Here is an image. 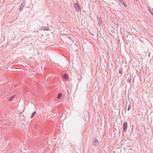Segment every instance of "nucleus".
Wrapping results in <instances>:
<instances>
[{
    "label": "nucleus",
    "mask_w": 153,
    "mask_h": 153,
    "mask_svg": "<svg viewBox=\"0 0 153 153\" xmlns=\"http://www.w3.org/2000/svg\"><path fill=\"white\" fill-rule=\"evenodd\" d=\"M93 142L92 143V145L96 147L98 145H99V142L97 138L94 137H93Z\"/></svg>",
    "instance_id": "nucleus-1"
},
{
    "label": "nucleus",
    "mask_w": 153,
    "mask_h": 153,
    "mask_svg": "<svg viewBox=\"0 0 153 153\" xmlns=\"http://www.w3.org/2000/svg\"><path fill=\"white\" fill-rule=\"evenodd\" d=\"M133 76L131 74H127L126 76V79L127 81L128 82L131 83V80L132 79Z\"/></svg>",
    "instance_id": "nucleus-2"
},
{
    "label": "nucleus",
    "mask_w": 153,
    "mask_h": 153,
    "mask_svg": "<svg viewBox=\"0 0 153 153\" xmlns=\"http://www.w3.org/2000/svg\"><path fill=\"white\" fill-rule=\"evenodd\" d=\"M74 7L76 9V11H81V7L78 3H75L74 5Z\"/></svg>",
    "instance_id": "nucleus-3"
},
{
    "label": "nucleus",
    "mask_w": 153,
    "mask_h": 153,
    "mask_svg": "<svg viewBox=\"0 0 153 153\" xmlns=\"http://www.w3.org/2000/svg\"><path fill=\"white\" fill-rule=\"evenodd\" d=\"M123 130L124 132H126L127 129V123L126 122H124L123 123Z\"/></svg>",
    "instance_id": "nucleus-4"
},
{
    "label": "nucleus",
    "mask_w": 153,
    "mask_h": 153,
    "mask_svg": "<svg viewBox=\"0 0 153 153\" xmlns=\"http://www.w3.org/2000/svg\"><path fill=\"white\" fill-rule=\"evenodd\" d=\"M49 29V28L47 26H42L40 28V29L42 30H47Z\"/></svg>",
    "instance_id": "nucleus-5"
},
{
    "label": "nucleus",
    "mask_w": 153,
    "mask_h": 153,
    "mask_svg": "<svg viewBox=\"0 0 153 153\" xmlns=\"http://www.w3.org/2000/svg\"><path fill=\"white\" fill-rule=\"evenodd\" d=\"M25 5L23 4V3H22L20 5V6L19 8V10L20 11H21L22 10L23 8L25 7Z\"/></svg>",
    "instance_id": "nucleus-6"
},
{
    "label": "nucleus",
    "mask_w": 153,
    "mask_h": 153,
    "mask_svg": "<svg viewBox=\"0 0 153 153\" xmlns=\"http://www.w3.org/2000/svg\"><path fill=\"white\" fill-rule=\"evenodd\" d=\"M63 77L66 80H67L68 78V76L67 74L66 73L64 74Z\"/></svg>",
    "instance_id": "nucleus-7"
},
{
    "label": "nucleus",
    "mask_w": 153,
    "mask_h": 153,
    "mask_svg": "<svg viewBox=\"0 0 153 153\" xmlns=\"http://www.w3.org/2000/svg\"><path fill=\"white\" fill-rule=\"evenodd\" d=\"M62 93H59L58 95V96H57V98L58 99H60L61 98V97H62Z\"/></svg>",
    "instance_id": "nucleus-8"
},
{
    "label": "nucleus",
    "mask_w": 153,
    "mask_h": 153,
    "mask_svg": "<svg viewBox=\"0 0 153 153\" xmlns=\"http://www.w3.org/2000/svg\"><path fill=\"white\" fill-rule=\"evenodd\" d=\"M119 1H120V3L122 4H123L124 6H126V4H125V2L123 1V0H118Z\"/></svg>",
    "instance_id": "nucleus-9"
},
{
    "label": "nucleus",
    "mask_w": 153,
    "mask_h": 153,
    "mask_svg": "<svg viewBox=\"0 0 153 153\" xmlns=\"http://www.w3.org/2000/svg\"><path fill=\"white\" fill-rule=\"evenodd\" d=\"M15 97V95H13V96H11L10 99H9V100L10 101H11Z\"/></svg>",
    "instance_id": "nucleus-10"
},
{
    "label": "nucleus",
    "mask_w": 153,
    "mask_h": 153,
    "mask_svg": "<svg viewBox=\"0 0 153 153\" xmlns=\"http://www.w3.org/2000/svg\"><path fill=\"white\" fill-rule=\"evenodd\" d=\"M36 112L35 111H34L32 114L31 117H30V118H33L34 116L35 115V114L36 113Z\"/></svg>",
    "instance_id": "nucleus-11"
},
{
    "label": "nucleus",
    "mask_w": 153,
    "mask_h": 153,
    "mask_svg": "<svg viewBox=\"0 0 153 153\" xmlns=\"http://www.w3.org/2000/svg\"><path fill=\"white\" fill-rule=\"evenodd\" d=\"M97 22L98 23V24L100 26V25L102 24V22H101L100 19H97Z\"/></svg>",
    "instance_id": "nucleus-12"
},
{
    "label": "nucleus",
    "mask_w": 153,
    "mask_h": 153,
    "mask_svg": "<svg viewBox=\"0 0 153 153\" xmlns=\"http://www.w3.org/2000/svg\"><path fill=\"white\" fill-rule=\"evenodd\" d=\"M131 106L129 104L128 105V107L127 108V110L129 111L131 108Z\"/></svg>",
    "instance_id": "nucleus-13"
},
{
    "label": "nucleus",
    "mask_w": 153,
    "mask_h": 153,
    "mask_svg": "<svg viewBox=\"0 0 153 153\" xmlns=\"http://www.w3.org/2000/svg\"><path fill=\"white\" fill-rule=\"evenodd\" d=\"M111 32L113 33L114 32V30H111Z\"/></svg>",
    "instance_id": "nucleus-14"
},
{
    "label": "nucleus",
    "mask_w": 153,
    "mask_h": 153,
    "mask_svg": "<svg viewBox=\"0 0 153 153\" xmlns=\"http://www.w3.org/2000/svg\"><path fill=\"white\" fill-rule=\"evenodd\" d=\"M151 14L152 15H153V13H152V12H151Z\"/></svg>",
    "instance_id": "nucleus-15"
},
{
    "label": "nucleus",
    "mask_w": 153,
    "mask_h": 153,
    "mask_svg": "<svg viewBox=\"0 0 153 153\" xmlns=\"http://www.w3.org/2000/svg\"><path fill=\"white\" fill-rule=\"evenodd\" d=\"M121 72V71H119V73L120 74Z\"/></svg>",
    "instance_id": "nucleus-16"
},
{
    "label": "nucleus",
    "mask_w": 153,
    "mask_h": 153,
    "mask_svg": "<svg viewBox=\"0 0 153 153\" xmlns=\"http://www.w3.org/2000/svg\"><path fill=\"white\" fill-rule=\"evenodd\" d=\"M136 0V1H137V0Z\"/></svg>",
    "instance_id": "nucleus-17"
}]
</instances>
